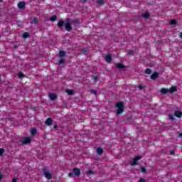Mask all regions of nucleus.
<instances>
[{"mask_svg": "<svg viewBox=\"0 0 182 182\" xmlns=\"http://www.w3.org/2000/svg\"><path fill=\"white\" fill-rule=\"evenodd\" d=\"M63 26H65V28L67 32H70V31L73 29L72 24H70V23L60 20L58 23V28H63Z\"/></svg>", "mask_w": 182, "mask_h": 182, "instance_id": "f257e3e1", "label": "nucleus"}, {"mask_svg": "<svg viewBox=\"0 0 182 182\" xmlns=\"http://www.w3.org/2000/svg\"><path fill=\"white\" fill-rule=\"evenodd\" d=\"M115 107H117L116 110L117 114H122L124 112V103L122 101L117 102Z\"/></svg>", "mask_w": 182, "mask_h": 182, "instance_id": "f03ea898", "label": "nucleus"}, {"mask_svg": "<svg viewBox=\"0 0 182 182\" xmlns=\"http://www.w3.org/2000/svg\"><path fill=\"white\" fill-rule=\"evenodd\" d=\"M43 172L44 174V176L47 180H52V173L49 172V171H47L46 168H43Z\"/></svg>", "mask_w": 182, "mask_h": 182, "instance_id": "7ed1b4c3", "label": "nucleus"}, {"mask_svg": "<svg viewBox=\"0 0 182 182\" xmlns=\"http://www.w3.org/2000/svg\"><path fill=\"white\" fill-rule=\"evenodd\" d=\"M141 159V156H136L134 158L132 162L131 163V166H137V161H139V160Z\"/></svg>", "mask_w": 182, "mask_h": 182, "instance_id": "20e7f679", "label": "nucleus"}, {"mask_svg": "<svg viewBox=\"0 0 182 182\" xmlns=\"http://www.w3.org/2000/svg\"><path fill=\"white\" fill-rule=\"evenodd\" d=\"M31 141H32V140L31 139V137H29V136L24 137L21 140L22 144H30Z\"/></svg>", "mask_w": 182, "mask_h": 182, "instance_id": "39448f33", "label": "nucleus"}, {"mask_svg": "<svg viewBox=\"0 0 182 182\" xmlns=\"http://www.w3.org/2000/svg\"><path fill=\"white\" fill-rule=\"evenodd\" d=\"M49 97H50V100L52 102H55V100H56V99H58V96L56 95V94H55V93H53V92L50 93Z\"/></svg>", "mask_w": 182, "mask_h": 182, "instance_id": "423d86ee", "label": "nucleus"}, {"mask_svg": "<svg viewBox=\"0 0 182 182\" xmlns=\"http://www.w3.org/2000/svg\"><path fill=\"white\" fill-rule=\"evenodd\" d=\"M71 23H73L74 26H77V25H80V19L76 18L75 20H71Z\"/></svg>", "mask_w": 182, "mask_h": 182, "instance_id": "0eeeda50", "label": "nucleus"}, {"mask_svg": "<svg viewBox=\"0 0 182 182\" xmlns=\"http://www.w3.org/2000/svg\"><path fill=\"white\" fill-rule=\"evenodd\" d=\"M73 173L75 176H80V169L79 168L75 167L73 169Z\"/></svg>", "mask_w": 182, "mask_h": 182, "instance_id": "6e6552de", "label": "nucleus"}, {"mask_svg": "<svg viewBox=\"0 0 182 182\" xmlns=\"http://www.w3.org/2000/svg\"><path fill=\"white\" fill-rule=\"evenodd\" d=\"M105 59L106 62H107L108 63H110V62H112V55L110 54H107L105 56Z\"/></svg>", "mask_w": 182, "mask_h": 182, "instance_id": "1a4fd4ad", "label": "nucleus"}, {"mask_svg": "<svg viewBox=\"0 0 182 182\" xmlns=\"http://www.w3.org/2000/svg\"><path fill=\"white\" fill-rule=\"evenodd\" d=\"M157 77H159V73H157V72L153 73L151 74V79L152 80H156V79Z\"/></svg>", "mask_w": 182, "mask_h": 182, "instance_id": "9d476101", "label": "nucleus"}, {"mask_svg": "<svg viewBox=\"0 0 182 182\" xmlns=\"http://www.w3.org/2000/svg\"><path fill=\"white\" fill-rule=\"evenodd\" d=\"M160 92L161 95H167V93H169L168 88H162Z\"/></svg>", "mask_w": 182, "mask_h": 182, "instance_id": "9b49d317", "label": "nucleus"}, {"mask_svg": "<svg viewBox=\"0 0 182 182\" xmlns=\"http://www.w3.org/2000/svg\"><path fill=\"white\" fill-rule=\"evenodd\" d=\"M139 16L140 17L142 16L143 18H144V19H149V18H150V14H149V13H143Z\"/></svg>", "mask_w": 182, "mask_h": 182, "instance_id": "f8f14e48", "label": "nucleus"}, {"mask_svg": "<svg viewBox=\"0 0 182 182\" xmlns=\"http://www.w3.org/2000/svg\"><path fill=\"white\" fill-rule=\"evenodd\" d=\"M169 93H174L175 92H177V87L175 86H171L170 89H168Z\"/></svg>", "mask_w": 182, "mask_h": 182, "instance_id": "ddd939ff", "label": "nucleus"}, {"mask_svg": "<svg viewBox=\"0 0 182 182\" xmlns=\"http://www.w3.org/2000/svg\"><path fill=\"white\" fill-rule=\"evenodd\" d=\"M53 123V120H52L50 118H47L46 120V124L48 126H52V124Z\"/></svg>", "mask_w": 182, "mask_h": 182, "instance_id": "4468645a", "label": "nucleus"}, {"mask_svg": "<svg viewBox=\"0 0 182 182\" xmlns=\"http://www.w3.org/2000/svg\"><path fill=\"white\" fill-rule=\"evenodd\" d=\"M174 116H176V117H178V119H181V117H182V112L181 111H176L175 112Z\"/></svg>", "mask_w": 182, "mask_h": 182, "instance_id": "2eb2a0df", "label": "nucleus"}, {"mask_svg": "<svg viewBox=\"0 0 182 182\" xmlns=\"http://www.w3.org/2000/svg\"><path fill=\"white\" fill-rule=\"evenodd\" d=\"M58 56L60 58H63V56H66V51L60 50L58 54Z\"/></svg>", "mask_w": 182, "mask_h": 182, "instance_id": "dca6fc26", "label": "nucleus"}, {"mask_svg": "<svg viewBox=\"0 0 182 182\" xmlns=\"http://www.w3.org/2000/svg\"><path fill=\"white\" fill-rule=\"evenodd\" d=\"M97 154H99V156H102L103 154V149L102 147H98L97 149Z\"/></svg>", "mask_w": 182, "mask_h": 182, "instance_id": "f3484780", "label": "nucleus"}, {"mask_svg": "<svg viewBox=\"0 0 182 182\" xmlns=\"http://www.w3.org/2000/svg\"><path fill=\"white\" fill-rule=\"evenodd\" d=\"M99 75H97V74H95L94 75H92V79L94 80V82H95V83H97V82H99Z\"/></svg>", "mask_w": 182, "mask_h": 182, "instance_id": "a211bd4d", "label": "nucleus"}, {"mask_svg": "<svg viewBox=\"0 0 182 182\" xmlns=\"http://www.w3.org/2000/svg\"><path fill=\"white\" fill-rule=\"evenodd\" d=\"M25 6V2L23 1H20L18 4V7L19 8V9H23V8Z\"/></svg>", "mask_w": 182, "mask_h": 182, "instance_id": "6ab92c4d", "label": "nucleus"}, {"mask_svg": "<svg viewBox=\"0 0 182 182\" xmlns=\"http://www.w3.org/2000/svg\"><path fill=\"white\" fill-rule=\"evenodd\" d=\"M96 3L102 6L105 5V0H96Z\"/></svg>", "mask_w": 182, "mask_h": 182, "instance_id": "aec40b11", "label": "nucleus"}, {"mask_svg": "<svg viewBox=\"0 0 182 182\" xmlns=\"http://www.w3.org/2000/svg\"><path fill=\"white\" fill-rule=\"evenodd\" d=\"M116 68H117L118 69H124V65L122 63H118L116 64Z\"/></svg>", "mask_w": 182, "mask_h": 182, "instance_id": "412c9836", "label": "nucleus"}, {"mask_svg": "<svg viewBox=\"0 0 182 182\" xmlns=\"http://www.w3.org/2000/svg\"><path fill=\"white\" fill-rule=\"evenodd\" d=\"M31 36V34H29L28 32H25L23 34V39H26L27 38H29Z\"/></svg>", "mask_w": 182, "mask_h": 182, "instance_id": "4be33fe9", "label": "nucleus"}, {"mask_svg": "<svg viewBox=\"0 0 182 182\" xmlns=\"http://www.w3.org/2000/svg\"><path fill=\"white\" fill-rule=\"evenodd\" d=\"M37 132H38V131L36 130V129L33 128V129H31V136H35V134H36Z\"/></svg>", "mask_w": 182, "mask_h": 182, "instance_id": "5701e85b", "label": "nucleus"}, {"mask_svg": "<svg viewBox=\"0 0 182 182\" xmlns=\"http://www.w3.org/2000/svg\"><path fill=\"white\" fill-rule=\"evenodd\" d=\"M65 92L69 95V96H72L74 93L73 90H66Z\"/></svg>", "mask_w": 182, "mask_h": 182, "instance_id": "b1692460", "label": "nucleus"}, {"mask_svg": "<svg viewBox=\"0 0 182 182\" xmlns=\"http://www.w3.org/2000/svg\"><path fill=\"white\" fill-rule=\"evenodd\" d=\"M57 18L58 16H56V15H54L52 17H50V21H51V22H55V21H56Z\"/></svg>", "mask_w": 182, "mask_h": 182, "instance_id": "393cba45", "label": "nucleus"}, {"mask_svg": "<svg viewBox=\"0 0 182 182\" xmlns=\"http://www.w3.org/2000/svg\"><path fill=\"white\" fill-rule=\"evenodd\" d=\"M145 73H146V75H151V69H150V68H146V69L145 70Z\"/></svg>", "mask_w": 182, "mask_h": 182, "instance_id": "a878e982", "label": "nucleus"}, {"mask_svg": "<svg viewBox=\"0 0 182 182\" xmlns=\"http://www.w3.org/2000/svg\"><path fill=\"white\" fill-rule=\"evenodd\" d=\"M18 76L19 79H22L23 77H25V74H23V73L20 72L18 73Z\"/></svg>", "mask_w": 182, "mask_h": 182, "instance_id": "bb28decb", "label": "nucleus"}, {"mask_svg": "<svg viewBox=\"0 0 182 182\" xmlns=\"http://www.w3.org/2000/svg\"><path fill=\"white\" fill-rule=\"evenodd\" d=\"M39 22V20L38 19V18H34L32 21L31 23H38Z\"/></svg>", "mask_w": 182, "mask_h": 182, "instance_id": "cd10ccee", "label": "nucleus"}, {"mask_svg": "<svg viewBox=\"0 0 182 182\" xmlns=\"http://www.w3.org/2000/svg\"><path fill=\"white\" fill-rule=\"evenodd\" d=\"M177 21L175 19H172L170 21V25H176Z\"/></svg>", "mask_w": 182, "mask_h": 182, "instance_id": "c85d7f7f", "label": "nucleus"}, {"mask_svg": "<svg viewBox=\"0 0 182 182\" xmlns=\"http://www.w3.org/2000/svg\"><path fill=\"white\" fill-rule=\"evenodd\" d=\"M90 93H92V95H95V96H97V92L95 90H90Z\"/></svg>", "mask_w": 182, "mask_h": 182, "instance_id": "c756f323", "label": "nucleus"}, {"mask_svg": "<svg viewBox=\"0 0 182 182\" xmlns=\"http://www.w3.org/2000/svg\"><path fill=\"white\" fill-rule=\"evenodd\" d=\"M141 171L142 173H146L147 172V168H146V167H144V166H141Z\"/></svg>", "mask_w": 182, "mask_h": 182, "instance_id": "7c9ffc66", "label": "nucleus"}, {"mask_svg": "<svg viewBox=\"0 0 182 182\" xmlns=\"http://www.w3.org/2000/svg\"><path fill=\"white\" fill-rule=\"evenodd\" d=\"M63 63H65V59L64 58H61L58 64L59 65H63Z\"/></svg>", "mask_w": 182, "mask_h": 182, "instance_id": "2f4dec72", "label": "nucleus"}, {"mask_svg": "<svg viewBox=\"0 0 182 182\" xmlns=\"http://www.w3.org/2000/svg\"><path fill=\"white\" fill-rule=\"evenodd\" d=\"M5 153V149L3 148L0 149V156H4V154Z\"/></svg>", "mask_w": 182, "mask_h": 182, "instance_id": "473e14b6", "label": "nucleus"}, {"mask_svg": "<svg viewBox=\"0 0 182 182\" xmlns=\"http://www.w3.org/2000/svg\"><path fill=\"white\" fill-rule=\"evenodd\" d=\"M169 119H171V120H175L176 117H174V115L173 114H169Z\"/></svg>", "mask_w": 182, "mask_h": 182, "instance_id": "72a5a7b5", "label": "nucleus"}, {"mask_svg": "<svg viewBox=\"0 0 182 182\" xmlns=\"http://www.w3.org/2000/svg\"><path fill=\"white\" fill-rule=\"evenodd\" d=\"M133 52H134L133 50H129L127 55H133Z\"/></svg>", "mask_w": 182, "mask_h": 182, "instance_id": "f704fd0d", "label": "nucleus"}, {"mask_svg": "<svg viewBox=\"0 0 182 182\" xmlns=\"http://www.w3.org/2000/svg\"><path fill=\"white\" fill-rule=\"evenodd\" d=\"M87 175H89V174H94L93 170L90 169L89 171H87Z\"/></svg>", "mask_w": 182, "mask_h": 182, "instance_id": "c9c22d12", "label": "nucleus"}, {"mask_svg": "<svg viewBox=\"0 0 182 182\" xmlns=\"http://www.w3.org/2000/svg\"><path fill=\"white\" fill-rule=\"evenodd\" d=\"M170 154L171 156H174V154H176V151L174 150H171L170 151Z\"/></svg>", "mask_w": 182, "mask_h": 182, "instance_id": "e433bc0d", "label": "nucleus"}, {"mask_svg": "<svg viewBox=\"0 0 182 182\" xmlns=\"http://www.w3.org/2000/svg\"><path fill=\"white\" fill-rule=\"evenodd\" d=\"M138 89L139 90H143V85H138Z\"/></svg>", "mask_w": 182, "mask_h": 182, "instance_id": "4c0bfd02", "label": "nucleus"}, {"mask_svg": "<svg viewBox=\"0 0 182 182\" xmlns=\"http://www.w3.org/2000/svg\"><path fill=\"white\" fill-rule=\"evenodd\" d=\"M139 182H146V180L143 178H141L139 181Z\"/></svg>", "mask_w": 182, "mask_h": 182, "instance_id": "58836bf2", "label": "nucleus"}, {"mask_svg": "<svg viewBox=\"0 0 182 182\" xmlns=\"http://www.w3.org/2000/svg\"><path fill=\"white\" fill-rule=\"evenodd\" d=\"M68 176H70V178L73 177V173H72V172H70L68 173Z\"/></svg>", "mask_w": 182, "mask_h": 182, "instance_id": "ea45409f", "label": "nucleus"}, {"mask_svg": "<svg viewBox=\"0 0 182 182\" xmlns=\"http://www.w3.org/2000/svg\"><path fill=\"white\" fill-rule=\"evenodd\" d=\"M13 182H18V179L16 178H13Z\"/></svg>", "mask_w": 182, "mask_h": 182, "instance_id": "a19ab883", "label": "nucleus"}, {"mask_svg": "<svg viewBox=\"0 0 182 182\" xmlns=\"http://www.w3.org/2000/svg\"><path fill=\"white\" fill-rule=\"evenodd\" d=\"M2 177H3V175H2V173L0 172V180L2 178Z\"/></svg>", "mask_w": 182, "mask_h": 182, "instance_id": "79ce46f5", "label": "nucleus"}, {"mask_svg": "<svg viewBox=\"0 0 182 182\" xmlns=\"http://www.w3.org/2000/svg\"><path fill=\"white\" fill-rule=\"evenodd\" d=\"M54 129H58V125L57 124L54 125Z\"/></svg>", "mask_w": 182, "mask_h": 182, "instance_id": "37998d69", "label": "nucleus"}, {"mask_svg": "<svg viewBox=\"0 0 182 182\" xmlns=\"http://www.w3.org/2000/svg\"><path fill=\"white\" fill-rule=\"evenodd\" d=\"M179 137H182V132L179 134Z\"/></svg>", "mask_w": 182, "mask_h": 182, "instance_id": "c03bdc74", "label": "nucleus"}, {"mask_svg": "<svg viewBox=\"0 0 182 182\" xmlns=\"http://www.w3.org/2000/svg\"><path fill=\"white\" fill-rule=\"evenodd\" d=\"M81 1H82V2H84V3L86 2V0H81Z\"/></svg>", "mask_w": 182, "mask_h": 182, "instance_id": "a18cd8bd", "label": "nucleus"}, {"mask_svg": "<svg viewBox=\"0 0 182 182\" xmlns=\"http://www.w3.org/2000/svg\"><path fill=\"white\" fill-rule=\"evenodd\" d=\"M180 37H181V38H182V33H181V34H180Z\"/></svg>", "mask_w": 182, "mask_h": 182, "instance_id": "49530a36", "label": "nucleus"}, {"mask_svg": "<svg viewBox=\"0 0 182 182\" xmlns=\"http://www.w3.org/2000/svg\"><path fill=\"white\" fill-rule=\"evenodd\" d=\"M1 2H4V0H0V3H1Z\"/></svg>", "mask_w": 182, "mask_h": 182, "instance_id": "de8ad7c7", "label": "nucleus"}, {"mask_svg": "<svg viewBox=\"0 0 182 182\" xmlns=\"http://www.w3.org/2000/svg\"><path fill=\"white\" fill-rule=\"evenodd\" d=\"M1 80H2V78H1V76H0V82H1Z\"/></svg>", "mask_w": 182, "mask_h": 182, "instance_id": "09e8293b", "label": "nucleus"}, {"mask_svg": "<svg viewBox=\"0 0 182 182\" xmlns=\"http://www.w3.org/2000/svg\"><path fill=\"white\" fill-rule=\"evenodd\" d=\"M67 21H70V18H68Z\"/></svg>", "mask_w": 182, "mask_h": 182, "instance_id": "8fccbe9b", "label": "nucleus"}]
</instances>
